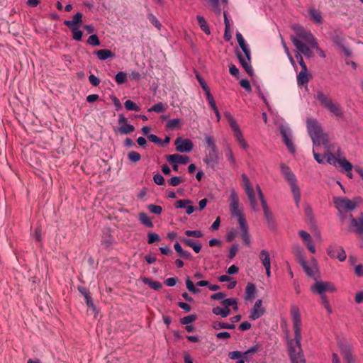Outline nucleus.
I'll list each match as a JSON object with an SVG mask.
<instances>
[{
  "label": "nucleus",
  "mask_w": 363,
  "mask_h": 363,
  "mask_svg": "<svg viewBox=\"0 0 363 363\" xmlns=\"http://www.w3.org/2000/svg\"><path fill=\"white\" fill-rule=\"evenodd\" d=\"M239 46L240 47L243 54L239 51L236 50V55L239 60L240 63L245 69L246 72L250 75H253V69L251 66V52L248 45L245 43V41L239 43Z\"/></svg>",
  "instance_id": "obj_5"
},
{
  "label": "nucleus",
  "mask_w": 363,
  "mask_h": 363,
  "mask_svg": "<svg viewBox=\"0 0 363 363\" xmlns=\"http://www.w3.org/2000/svg\"><path fill=\"white\" fill-rule=\"evenodd\" d=\"M225 116L227 118V120L228 121L229 124H230V125L232 129H234V128L238 127V123H236V121H235V119L233 118V116L231 115L230 113L225 112Z\"/></svg>",
  "instance_id": "obj_54"
},
{
  "label": "nucleus",
  "mask_w": 363,
  "mask_h": 363,
  "mask_svg": "<svg viewBox=\"0 0 363 363\" xmlns=\"http://www.w3.org/2000/svg\"><path fill=\"white\" fill-rule=\"evenodd\" d=\"M176 150L179 152H190L194 144L189 139H182L181 137L177 138L174 141Z\"/></svg>",
  "instance_id": "obj_12"
},
{
  "label": "nucleus",
  "mask_w": 363,
  "mask_h": 363,
  "mask_svg": "<svg viewBox=\"0 0 363 363\" xmlns=\"http://www.w3.org/2000/svg\"><path fill=\"white\" fill-rule=\"evenodd\" d=\"M174 248L179 256L186 259H191V255L189 252L185 251L182 249V246L179 242H176L174 245Z\"/></svg>",
  "instance_id": "obj_26"
},
{
  "label": "nucleus",
  "mask_w": 363,
  "mask_h": 363,
  "mask_svg": "<svg viewBox=\"0 0 363 363\" xmlns=\"http://www.w3.org/2000/svg\"><path fill=\"white\" fill-rule=\"evenodd\" d=\"M230 198V210L232 216L236 217L238 218L239 225H243L244 224H246V220L242 211L239 208V198L235 191L233 190L231 191Z\"/></svg>",
  "instance_id": "obj_7"
},
{
  "label": "nucleus",
  "mask_w": 363,
  "mask_h": 363,
  "mask_svg": "<svg viewBox=\"0 0 363 363\" xmlns=\"http://www.w3.org/2000/svg\"><path fill=\"white\" fill-rule=\"evenodd\" d=\"M291 40L293 45L297 49L296 52H299V53L303 54L304 56L311 58L313 56V53L311 49V46L308 44H305L300 40L296 37H294V35L291 36Z\"/></svg>",
  "instance_id": "obj_9"
},
{
  "label": "nucleus",
  "mask_w": 363,
  "mask_h": 363,
  "mask_svg": "<svg viewBox=\"0 0 363 363\" xmlns=\"http://www.w3.org/2000/svg\"><path fill=\"white\" fill-rule=\"evenodd\" d=\"M147 237H148V240H147L148 244H152L155 242H158L160 240V237L159 236L158 234H157L155 233H149L147 234Z\"/></svg>",
  "instance_id": "obj_57"
},
{
  "label": "nucleus",
  "mask_w": 363,
  "mask_h": 363,
  "mask_svg": "<svg viewBox=\"0 0 363 363\" xmlns=\"http://www.w3.org/2000/svg\"><path fill=\"white\" fill-rule=\"evenodd\" d=\"M135 127L129 123L119 126L117 129H114L116 133H118L121 135H128L133 133Z\"/></svg>",
  "instance_id": "obj_24"
},
{
  "label": "nucleus",
  "mask_w": 363,
  "mask_h": 363,
  "mask_svg": "<svg viewBox=\"0 0 363 363\" xmlns=\"http://www.w3.org/2000/svg\"><path fill=\"white\" fill-rule=\"evenodd\" d=\"M264 216L265 220H266L268 225L270 228H274L275 227V221H274L273 215L271 213L270 210L269 209V210L264 211Z\"/></svg>",
  "instance_id": "obj_37"
},
{
  "label": "nucleus",
  "mask_w": 363,
  "mask_h": 363,
  "mask_svg": "<svg viewBox=\"0 0 363 363\" xmlns=\"http://www.w3.org/2000/svg\"><path fill=\"white\" fill-rule=\"evenodd\" d=\"M147 18L149 20V21L155 27L157 28V30H160L162 28V24L159 21V20L155 16H154L152 13H150L147 15Z\"/></svg>",
  "instance_id": "obj_42"
},
{
  "label": "nucleus",
  "mask_w": 363,
  "mask_h": 363,
  "mask_svg": "<svg viewBox=\"0 0 363 363\" xmlns=\"http://www.w3.org/2000/svg\"><path fill=\"white\" fill-rule=\"evenodd\" d=\"M225 156L228 161L230 162V165L233 167H235L236 166V160L233 152V150L229 146H228L225 149Z\"/></svg>",
  "instance_id": "obj_35"
},
{
  "label": "nucleus",
  "mask_w": 363,
  "mask_h": 363,
  "mask_svg": "<svg viewBox=\"0 0 363 363\" xmlns=\"http://www.w3.org/2000/svg\"><path fill=\"white\" fill-rule=\"evenodd\" d=\"M325 149V156L327 158V162L330 164H335L337 162L338 159H337L335 155L332 153L333 150H335V147H337V151H340V147L336 144H328L327 146H323Z\"/></svg>",
  "instance_id": "obj_15"
},
{
  "label": "nucleus",
  "mask_w": 363,
  "mask_h": 363,
  "mask_svg": "<svg viewBox=\"0 0 363 363\" xmlns=\"http://www.w3.org/2000/svg\"><path fill=\"white\" fill-rule=\"evenodd\" d=\"M182 125V120L179 118L170 119L166 123V128L168 129H174Z\"/></svg>",
  "instance_id": "obj_41"
},
{
  "label": "nucleus",
  "mask_w": 363,
  "mask_h": 363,
  "mask_svg": "<svg viewBox=\"0 0 363 363\" xmlns=\"http://www.w3.org/2000/svg\"><path fill=\"white\" fill-rule=\"evenodd\" d=\"M127 79V74L124 72H119L115 76L116 82L118 84H122L125 82Z\"/></svg>",
  "instance_id": "obj_47"
},
{
  "label": "nucleus",
  "mask_w": 363,
  "mask_h": 363,
  "mask_svg": "<svg viewBox=\"0 0 363 363\" xmlns=\"http://www.w3.org/2000/svg\"><path fill=\"white\" fill-rule=\"evenodd\" d=\"M153 181L157 185H164V179L162 174L157 173L154 175Z\"/></svg>",
  "instance_id": "obj_64"
},
{
  "label": "nucleus",
  "mask_w": 363,
  "mask_h": 363,
  "mask_svg": "<svg viewBox=\"0 0 363 363\" xmlns=\"http://www.w3.org/2000/svg\"><path fill=\"white\" fill-rule=\"evenodd\" d=\"M256 189H257V194H258V196L260 199V201H261V204L262 206V208H263V210L264 211H266V210H269V207L267 206V201H265L264 199V194L259 187V185H257L256 186Z\"/></svg>",
  "instance_id": "obj_44"
},
{
  "label": "nucleus",
  "mask_w": 363,
  "mask_h": 363,
  "mask_svg": "<svg viewBox=\"0 0 363 363\" xmlns=\"http://www.w3.org/2000/svg\"><path fill=\"white\" fill-rule=\"evenodd\" d=\"M279 129H280L281 135L283 138L284 143H285L286 146L287 147V148L291 153H294L296 149H295V146H294V145L291 140V130L284 125H281Z\"/></svg>",
  "instance_id": "obj_11"
},
{
  "label": "nucleus",
  "mask_w": 363,
  "mask_h": 363,
  "mask_svg": "<svg viewBox=\"0 0 363 363\" xmlns=\"http://www.w3.org/2000/svg\"><path fill=\"white\" fill-rule=\"evenodd\" d=\"M291 315L294 330V340L288 341L289 352L291 363H306L301 345V318L298 308L291 306Z\"/></svg>",
  "instance_id": "obj_1"
},
{
  "label": "nucleus",
  "mask_w": 363,
  "mask_h": 363,
  "mask_svg": "<svg viewBox=\"0 0 363 363\" xmlns=\"http://www.w3.org/2000/svg\"><path fill=\"white\" fill-rule=\"evenodd\" d=\"M196 319V315L195 314H192V315H189L182 318L180 320V322L183 325H188V324L195 321Z\"/></svg>",
  "instance_id": "obj_52"
},
{
  "label": "nucleus",
  "mask_w": 363,
  "mask_h": 363,
  "mask_svg": "<svg viewBox=\"0 0 363 363\" xmlns=\"http://www.w3.org/2000/svg\"><path fill=\"white\" fill-rule=\"evenodd\" d=\"M139 220L142 224L148 227V228H153V223L152 220L150 219V218L147 216V215L144 213L141 212L138 215Z\"/></svg>",
  "instance_id": "obj_29"
},
{
  "label": "nucleus",
  "mask_w": 363,
  "mask_h": 363,
  "mask_svg": "<svg viewBox=\"0 0 363 363\" xmlns=\"http://www.w3.org/2000/svg\"><path fill=\"white\" fill-rule=\"evenodd\" d=\"M71 30L73 33V38L75 40L80 41L82 40L83 33L81 30L78 29V27L77 28H69Z\"/></svg>",
  "instance_id": "obj_56"
},
{
  "label": "nucleus",
  "mask_w": 363,
  "mask_h": 363,
  "mask_svg": "<svg viewBox=\"0 0 363 363\" xmlns=\"http://www.w3.org/2000/svg\"><path fill=\"white\" fill-rule=\"evenodd\" d=\"M294 30L296 32V37L300 40H303L308 45L311 46L315 41V38L311 31L306 30L303 27L295 25L293 26Z\"/></svg>",
  "instance_id": "obj_8"
},
{
  "label": "nucleus",
  "mask_w": 363,
  "mask_h": 363,
  "mask_svg": "<svg viewBox=\"0 0 363 363\" xmlns=\"http://www.w3.org/2000/svg\"><path fill=\"white\" fill-rule=\"evenodd\" d=\"M143 282L145 284H147L150 288L155 289V290H160L162 288V284L157 281H152L149 278H144Z\"/></svg>",
  "instance_id": "obj_34"
},
{
  "label": "nucleus",
  "mask_w": 363,
  "mask_h": 363,
  "mask_svg": "<svg viewBox=\"0 0 363 363\" xmlns=\"http://www.w3.org/2000/svg\"><path fill=\"white\" fill-rule=\"evenodd\" d=\"M204 140L206 141V143L208 145V149L207 150H216V149H218V147L216 146V142H215V140H214L213 136H211L210 135H208V134H205L204 135Z\"/></svg>",
  "instance_id": "obj_36"
},
{
  "label": "nucleus",
  "mask_w": 363,
  "mask_h": 363,
  "mask_svg": "<svg viewBox=\"0 0 363 363\" xmlns=\"http://www.w3.org/2000/svg\"><path fill=\"white\" fill-rule=\"evenodd\" d=\"M192 201L189 199H181L177 201L176 203V208H186L187 205L191 204Z\"/></svg>",
  "instance_id": "obj_53"
},
{
  "label": "nucleus",
  "mask_w": 363,
  "mask_h": 363,
  "mask_svg": "<svg viewBox=\"0 0 363 363\" xmlns=\"http://www.w3.org/2000/svg\"><path fill=\"white\" fill-rule=\"evenodd\" d=\"M128 158L130 161L138 162L141 159V155L135 151H130L128 153Z\"/></svg>",
  "instance_id": "obj_48"
},
{
  "label": "nucleus",
  "mask_w": 363,
  "mask_h": 363,
  "mask_svg": "<svg viewBox=\"0 0 363 363\" xmlns=\"http://www.w3.org/2000/svg\"><path fill=\"white\" fill-rule=\"evenodd\" d=\"M333 202L338 211L342 212L354 210L359 203L363 202V200L360 197L350 200L346 197L335 196L333 198Z\"/></svg>",
  "instance_id": "obj_6"
},
{
  "label": "nucleus",
  "mask_w": 363,
  "mask_h": 363,
  "mask_svg": "<svg viewBox=\"0 0 363 363\" xmlns=\"http://www.w3.org/2000/svg\"><path fill=\"white\" fill-rule=\"evenodd\" d=\"M337 163L346 172H350L352 169V164L344 157L338 159Z\"/></svg>",
  "instance_id": "obj_39"
},
{
  "label": "nucleus",
  "mask_w": 363,
  "mask_h": 363,
  "mask_svg": "<svg viewBox=\"0 0 363 363\" xmlns=\"http://www.w3.org/2000/svg\"><path fill=\"white\" fill-rule=\"evenodd\" d=\"M228 357L231 359H238L236 363H245V360L242 352L233 351L228 353Z\"/></svg>",
  "instance_id": "obj_28"
},
{
  "label": "nucleus",
  "mask_w": 363,
  "mask_h": 363,
  "mask_svg": "<svg viewBox=\"0 0 363 363\" xmlns=\"http://www.w3.org/2000/svg\"><path fill=\"white\" fill-rule=\"evenodd\" d=\"M82 21V14L79 12L77 13L72 21H65V24L69 28H77V24Z\"/></svg>",
  "instance_id": "obj_22"
},
{
  "label": "nucleus",
  "mask_w": 363,
  "mask_h": 363,
  "mask_svg": "<svg viewBox=\"0 0 363 363\" xmlns=\"http://www.w3.org/2000/svg\"><path fill=\"white\" fill-rule=\"evenodd\" d=\"M309 13L311 14V18L314 22L318 24L322 23L323 18L320 11L315 9H311L309 10Z\"/></svg>",
  "instance_id": "obj_30"
},
{
  "label": "nucleus",
  "mask_w": 363,
  "mask_h": 363,
  "mask_svg": "<svg viewBox=\"0 0 363 363\" xmlns=\"http://www.w3.org/2000/svg\"><path fill=\"white\" fill-rule=\"evenodd\" d=\"M198 23L201 28V29L206 34L209 35L211 33L209 27L205 20V18L201 16H197L196 17Z\"/></svg>",
  "instance_id": "obj_32"
},
{
  "label": "nucleus",
  "mask_w": 363,
  "mask_h": 363,
  "mask_svg": "<svg viewBox=\"0 0 363 363\" xmlns=\"http://www.w3.org/2000/svg\"><path fill=\"white\" fill-rule=\"evenodd\" d=\"M165 110L164 106L162 103L159 102L148 109V111H155L156 113H162Z\"/></svg>",
  "instance_id": "obj_50"
},
{
  "label": "nucleus",
  "mask_w": 363,
  "mask_h": 363,
  "mask_svg": "<svg viewBox=\"0 0 363 363\" xmlns=\"http://www.w3.org/2000/svg\"><path fill=\"white\" fill-rule=\"evenodd\" d=\"M314 98L319 101L322 107L328 110L335 117L342 118L343 116V111L340 105L334 102L322 91H318Z\"/></svg>",
  "instance_id": "obj_3"
},
{
  "label": "nucleus",
  "mask_w": 363,
  "mask_h": 363,
  "mask_svg": "<svg viewBox=\"0 0 363 363\" xmlns=\"http://www.w3.org/2000/svg\"><path fill=\"white\" fill-rule=\"evenodd\" d=\"M343 357L347 363H355V359L350 351H345Z\"/></svg>",
  "instance_id": "obj_62"
},
{
  "label": "nucleus",
  "mask_w": 363,
  "mask_h": 363,
  "mask_svg": "<svg viewBox=\"0 0 363 363\" xmlns=\"http://www.w3.org/2000/svg\"><path fill=\"white\" fill-rule=\"evenodd\" d=\"M221 303L223 307L225 308H229L230 306H232L233 305H236L238 303L237 298H229L224 299L221 301Z\"/></svg>",
  "instance_id": "obj_49"
},
{
  "label": "nucleus",
  "mask_w": 363,
  "mask_h": 363,
  "mask_svg": "<svg viewBox=\"0 0 363 363\" xmlns=\"http://www.w3.org/2000/svg\"><path fill=\"white\" fill-rule=\"evenodd\" d=\"M167 160L169 163H180L185 164L189 162V157L186 155H181L179 154L169 155L167 156Z\"/></svg>",
  "instance_id": "obj_18"
},
{
  "label": "nucleus",
  "mask_w": 363,
  "mask_h": 363,
  "mask_svg": "<svg viewBox=\"0 0 363 363\" xmlns=\"http://www.w3.org/2000/svg\"><path fill=\"white\" fill-rule=\"evenodd\" d=\"M78 290L84 296L87 306L90 308L94 313H96V308L93 303L91 296L89 290L83 286H78Z\"/></svg>",
  "instance_id": "obj_17"
},
{
  "label": "nucleus",
  "mask_w": 363,
  "mask_h": 363,
  "mask_svg": "<svg viewBox=\"0 0 363 363\" xmlns=\"http://www.w3.org/2000/svg\"><path fill=\"white\" fill-rule=\"evenodd\" d=\"M247 197L250 200V206L254 211L257 210V203L255 199V193L253 188H250L249 189L245 190Z\"/></svg>",
  "instance_id": "obj_23"
},
{
  "label": "nucleus",
  "mask_w": 363,
  "mask_h": 363,
  "mask_svg": "<svg viewBox=\"0 0 363 363\" xmlns=\"http://www.w3.org/2000/svg\"><path fill=\"white\" fill-rule=\"evenodd\" d=\"M309 78L308 69H301L297 75V83L299 86H303L308 83Z\"/></svg>",
  "instance_id": "obj_21"
},
{
  "label": "nucleus",
  "mask_w": 363,
  "mask_h": 363,
  "mask_svg": "<svg viewBox=\"0 0 363 363\" xmlns=\"http://www.w3.org/2000/svg\"><path fill=\"white\" fill-rule=\"evenodd\" d=\"M335 286L330 282L324 281H316L315 284L311 287V290L313 292H317L318 294L324 295L326 291L333 292L335 291Z\"/></svg>",
  "instance_id": "obj_10"
},
{
  "label": "nucleus",
  "mask_w": 363,
  "mask_h": 363,
  "mask_svg": "<svg viewBox=\"0 0 363 363\" xmlns=\"http://www.w3.org/2000/svg\"><path fill=\"white\" fill-rule=\"evenodd\" d=\"M315 147L313 146V154L315 160L319 164L324 163V160L325 158V154L323 155L318 154V152H316Z\"/></svg>",
  "instance_id": "obj_59"
},
{
  "label": "nucleus",
  "mask_w": 363,
  "mask_h": 363,
  "mask_svg": "<svg viewBox=\"0 0 363 363\" xmlns=\"http://www.w3.org/2000/svg\"><path fill=\"white\" fill-rule=\"evenodd\" d=\"M180 240L186 246L191 247L196 253H199L201 250V245L198 241L186 238H181Z\"/></svg>",
  "instance_id": "obj_19"
},
{
  "label": "nucleus",
  "mask_w": 363,
  "mask_h": 363,
  "mask_svg": "<svg viewBox=\"0 0 363 363\" xmlns=\"http://www.w3.org/2000/svg\"><path fill=\"white\" fill-rule=\"evenodd\" d=\"M306 127L314 147L319 146L320 144L323 146L328 145L329 143V136L327 133H324L321 125L316 119L307 118Z\"/></svg>",
  "instance_id": "obj_2"
},
{
  "label": "nucleus",
  "mask_w": 363,
  "mask_h": 363,
  "mask_svg": "<svg viewBox=\"0 0 363 363\" xmlns=\"http://www.w3.org/2000/svg\"><path fill=\"white\" fill-rule=\"evenodd\" d=\"M259 259L264 267H271L270 255L268 251L265 250H261L259 254Z\"/></svg>",
  "instance_id": "obj_25"
},
{
  "label": "nucleus",
  "mask_w": 363,
  "mask_h": 363,
  "mask_svg": "<svg viewBox=\"0 0 363 363\" xmlns=\"http://www.w3.org/2000/svg\"><path fill=\"white\" fill-rule=\"evenodd\" d=\"M259 350V347L258 345H254L251 347L250 349L242 352L245 360L247 361L250 359V356L256 354Z\"/></svg>",
  "instance_id": "obj_40"
},
{
  "label": "nucleus",
  "mask_w": 363,
  "mask_h": 363,
  "mask_svg": "<svg viewBox=\"0 0 363 363\" xmlns=\"http://www.w3.org/2000/svg\"><path fill=\"white\" fill-rule=\"evenodd\" d=\"M235 328V325L233 324H229L223 322H215L213 323V328L216 330H220V329H234Z\"/></svg>",
  "instance_id": "obj_38"
},
{
  "label": "nucleus",
  "mask_w": 363,
  "mask_h": 363,
  "mask_svg": "<svg viewBox=\"0 0 363 363\" xmlns=\"http://www.w3.org/2000/svg\"><path fill=\"white\" fill-rule=\"evenodd\" d=\"M280 168L281 174L291 186V190L296 203V206L299 207V203L301 201V191L299 187L296 185V176L291 172L290 168L285 164L281 163L280 164Z\"/></svg>",
  "instance_id": "obj_4"
},
{
  "label": "nucleus",
  "mask_w": 363,
  "mask_h": 363,
  "mask_svg": "<svg viewBox=\"0 0 363 363\" xmlns=\"http://www.w3.org/2000/svg\"><path fill=\"white\" fill-rule=\"evenodd\" d=\"M328 255L333 259H338L343 262L346 259V253L342 247L329 246L327 249Z\"/></svg>",
  "instance_id": "obj_14"
},
{
  "label": "nucleus",
  "mask_w": 363,
  "mask_h": 363,
  "mask_svg": "<svg viewBox=\"0 0 363 363\" xmlns=\"http://www.w3.org/2000/svg\"><path fill=\"white\" fill-rule=\"evenodd\" d=\"M182 182V179L179 177H172L168 180L169 185L172 186H177Z\"/></svg>",
  "instance_id": "obj_60"
},
{
  "label": "nucleus",
  "mask_w": 363,
  "mask_h": 363,
  "mask_svg": "<svg viewBox=\"0 0 363 363\" xmlns=\"http://www.w3.org/2000/svg\"><path fill=\"white\" fill-rule=\"evenodd\" d=\"M94 53L100 60H105L108 58H113L115 57V54L112 51L106 49L96 50Z\"/></svg>",
  "instance_id": "obj_20"
},
{
  "label": "nucleus",
  "mask_w": 363,
  "mask_h": 363,
  "mask_svg": "<svg viewBox=\"0 0 363 363\" xmlns=\"http://www.w3.org/2000/svg\"><path fill=\"white\" fill-rule=\"evenodd\" d=\"M206 99L208 100V104H210L212 109H215L216 107V102L214 101L213 95L211 94V91L206 92Z\"/></svg>",
  "instance_id": "obj_63"
},
{
  "label": "nucleus",
  "mask_w": 363,
  "mask_h": 363,
  "mask_svg": "<svg viewBox=\"0 0 363 363\" xmlns=\"http://www.w3.org/2000/svg\"><path fill=\"white\" fill-rule=\"evenodd\" d=\"M185 235L188 237H194L196 238H202L203 233L200 230H187L184 232Z\"/></svg>",
  "instance_id": "obj_55"
},
{
  "label": "nucleus",
  "mask_w": 363,
  "mask_h": 363,
  "mask_svg": "<svg viewBox=\"0 0 363 363\" xmlns=\"http://www.w3.org/2000/svg\"><path fill=\"white\" fill-rule=\"evenodd\" d=\"M87 43L94 46H98L100 45V41L96 35L94 34L89 37Z\"/></svg>",
  "instance_id": "obj_58"
},
{
  "label": "nucleus",
  "mask_w": 363,
  "mask_h": 363,
  "mask_svg": "<svg viewBox=\"0 0 363 363\" xmlns=\"http://www.w3.org/2000/svg\"><path fill=\"white\" fill-rule=\"evenodd\" d=\"M186 286L187 289L193 294L200 293V289L195 287L194 283L189 279V278H187L186 280Z\"/></svg>",
  "instance_id": "obj_46"
},
{
  "label": "nucleus",
  "mask_w": 363,
  "mask_h": 363,
  "mask_svg": "<svg viewBox=\"0 0 363 363\" xmlns=\"http://www.w3.org/2000/svg\"><path fill=\"white\" fill-rule=\"evenodd\" d=\"M293 252L296 257L299 263H304L306 260L305 256L303 255V250L299 245H295L293 248Z\"/></svg>",
  "instance_id": "obj_27"
},
{
  "label": "nucleus",
  "mask_w": 363,
  "mask_h": 363,
  "mask_svg": "<svg viewBox=\"0 0 363 363\" xmlns=\"http://www.w3.org/2000/svg\"><path fill=\"white\" fill-rule=\"evenodd\" d=\"M147 209L152 213L156 215H160L162 213V208L160 206L155 205V204H149L147 206Z\"/></svg>",
  "instance_id": "obj_51"
},
{
  "label": "nucleus",
  "mask_w": 363,
  "mask_h": 363,
  "mask_svg": "<svg viewBox=\"0 0 363 363\" xmlns=\"http://www.w3.org/2000/svg\"><path fill=\"white\" fill-rule=\"evenodd\" d=\"M218 150H207L203 159L207 166L214 169L218 161Z\"/></svg>",
  "instance_id": "obj_13"
},
{
  "label": "nucleus",
  "mask_w": 363,
  "mask_h": 363,
  "mask_svg": "<svg viewBox=\"0 0 363 363\" xmlns=\"http://www.w3.org/2000/svg\"><path fill=\"white\" fill-rule=\"evenodd\" d=\"M255 286L252 283H248L245 288V299H250L255 292Z\"/></svg>",
  "instance_id": "obj_45"
},
{
  "label": "nucleus",
  "mask_w": 363,
  "mask_h": 363,
  "mask_svg": "<svg viewBox=\"0 0 363 363\" xmlns=\"http://www.w3.org/2000/svg\"><path fill=\"white\" fill-rule=\"evenodd\" d=\"M262 301L261 299L256 301L250 315L251 320H257L264 314V310L262 308Z\"/></svg>",
  "instance_id": "obj_16"
},
{
  "label": "nucleus",
  "mask_w": 363,
  "mask_h": 363,
  "mask_svg": "<svg viewBox=\"0 0 363 363\" xmlns=\"http://www.w3.org/2000/svg\"><path fill=\"white\" fill-rule=\"evenodd\" d=\"M212 312L215 315H220L223 318H226L230 315V310L229 308H225V307L222 308L217 306L213 308Z\"/></svg>",
  "instance_id": "obj_31"
},
{
  "label": "nucleus",
  "mask_w": 363,
  "mask_h": 363,
  "mask_svg": "<svg viewBox=\"0 0 363 363\" xmlns=\"http://www.w3.org/2000/svg\"><path fill=\"white\" fill-rule=\"evenodd\" d=\"M233 130L234 132V136L238 143L241 142L242 140H243L245 139L239 126L233 129Z\"/></svg>",
  "instance_id": "obj_61"
},
{
  "label": "nucleus",
  "mask_w": 363,
  "mask_h": 363,
  "mask_svg": "<svg viewBox=\"0 0 363 363\" xmlns=\"http://www.w3.org/2000/svg\"><path fill=\"white\" fill-rule=\"evenodd\" d=\"M240 230L242 231V238L244 240V242L246 245H249L250 242V235L248 233V226L247 224H244L243 225H240Z\"/></svg>",
  "instance_id": "obj_33"
},
{
  "label": "nucleus",
  "mask_w": 363,
  "mask_h": 363,
  "mask_svg": "<svg viewBox=\"0 0 363 363\" xmlns=\"http://www.w3.org/2000/svg\"><path fill=\"white\" fill-rule=\"evenodd\" d=\"M124 106L128 111H140V107L131 100H127L125 102Z\"/></svg>",
  "instance_id": "obj_43"
}]
</instances>
